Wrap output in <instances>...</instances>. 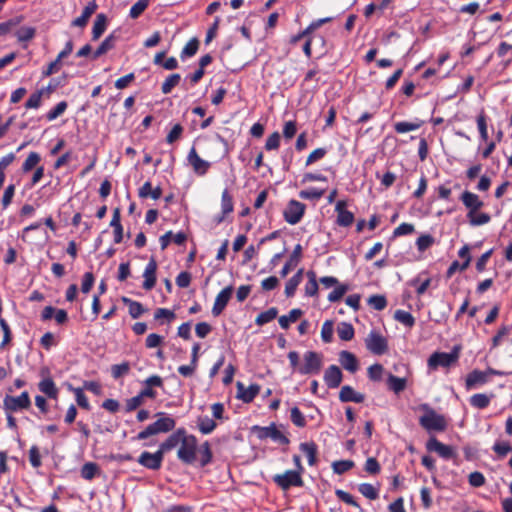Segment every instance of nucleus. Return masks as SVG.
<instances>
[{"instance_id":"obj_44","label":"nucleus","mask_w":512,"mask_h":512,"mask_svg":"<svg viewBox=\"0 0 512 512\" xmlns=\"http://www.w3.org/2000/svg\"><path fill=\"white\" fill-rule=\"evenodd\" d=\"M308 282L305 285V295L306 296H315L318 292V283L316 280V275L313 271L307 272Z\"/></svg>"},{"instance_id":"obj_61","label":"nucleus","mask_w":512,"mask_h":512,"mask_svg":"<svg viewBox=\"0 0 512 512\" xmlns=\"http://www.w3.org/2000/svg\"><path fill=\"white\" fill-rule=\"evenodd\" d=\"M493 451L500 457H505L509 452L512 451V446L507 441H497L493 445Z\"/></svg>"},{"instance_id":"obj_43","label":"nucleus","mask_w":512,"mask_h":512,"mask_svg":"<svg viewBox=\"0 0 512 512\" xmlns=\"http://www.w3.org/2000/svg\"><path fill=\"white\" fill-rule=\"evenodd\" d=\"M36 30L31 26H23L16 30L15 36L19 42H26L35 36Z\"/></svg>"},{"instance_id":"obj_55","label":"nucleus","mask_w":512,"mask_h":512,"mask_svg":"<svg viewBox=\"0 0 512 512\" xmlns=\"http://www.w3.org/2000/svg\"><path fill=\"white\" fill-rule=\"evenodd\" d=\"M130 371V364L128 362H123L121 364H115L111 367V374L114 379H119L120 377L128 374Z\"/></svg>"},{"instance_id":"obj_21","label":"nucleus","mask_w":512,"mask_h":512,"mask_svg":"<svg viewBox=\"0 0 512 512\" xmlns=\"http://www.w3.org/2000/svg\"><path fill=\"white\" fill-rule=\"evenodd\" d=\"M156 271H157V262L152 257L149 260L148 264L146 265L144 273H143V277H144L143 288L145 290H151L152 288H154V286L156 284Z\"/></svg>"},{"instance_id":"obj_11","label":"nucleus","mask_w":512,"mask_h":512,"mask_svg":"<svg viewBox=\"0 0 512 512\" xmlns=\"http://www.w3.org/2000/svg\"><path fill=\"white\" fill-rule=\"evenodd\" d=\"M367 349L375 355H382L388 349L387 340L375 331H371L365 340Z\"/></svg>"},{"instance_id":"obj_39","label":"nucleus","mask_w":512,"mask_h":512,"mask_svg":"<svg viewBox=\"0 0 512 512\" xmlns=\"http://www.w3.org/2000/svg\"><path fill=\"white\" fill-rule=\"evenodd\" d=\"M490 401L491 397L483 393L474 394L470 398L471 406L477 409L486 408L490 404Z\"/></svg>"},{"instance_id":"obj_58","label":"nucleus","mask_w":512,"mask_h":512,"mask_svg":"<svg viewBox=\"0 0 512 512\" xmlns=\"http://www.w3.org/2000/svg\"><path fill=\"white\" fill-rule=\"evenodd\" d=\"M333 332H334L333 322L330 320H326L323 323L322 329H321V338H322L323 342L330 343L333 339Z\"/></svg>"},{"instance_id":"obj_26","label":"nucleus","mask_w":512,"mask_h":512,"mask_svg":"<svg viewBox=\"0 0 512 512\" xmlns=\"http://www.w3.org/2000/svg\"><path fill=\"white\" fill-rule=\"evenodd\" d=\"M173 241L178 245H182L186 241V235L183 232L173 234L171 231L165 233L160 237L161 249L164 250Z\"/></svg>"},{"instance_id":"obj_45","label":"nucleus","mask_w":512,"mask_h":512,"mask_svg":"<svg viewBox=\"0 0 512 512\" xmlns=\"http://www.w3.org/2000/svg\"><path fill=\"white\" fill-rule=\"evenodd\" d=\"M198 452L200 455V465L202 467L208 465L212 460V451H211L209 442L208 441L204 442L200 446Z\"/></svg>"},{"instance_id":"obj_31","label":"nucleus","mask_w":512,"mask_h":512,"mask_svg":"<svg viewBox=\"0 0 512 512\" xmlns=\"http://www.w3.org/2000/svg\"><path fill=\"white\" fill-rule=\"evenodd\" d=\"M107 27V17L105 14L100 13L96 16L93 29H92V39L97 40L106 30Z\"/></svg>"},{"instance_id":"obj_30","label":"nucleus","mask_w":512,"mask_h":512,"mask_svg":"<svg viewBox=\"0 0 512 512\" xmlns=\"http://www.w3.org/2000/svg\"><path fill=\"white\" fill-rule=\"evenodd\" d=\"M117 37L114 35V33L107 36L104 41L99 45V47L95 50L93 54V58L97 59L103 54L107 53L111 49L115 47Z\"/></svg>"},{"instance_id":"obj_59","label":"nucleus","mask_w":512,"mask_h":512,"mask_svg":"<svg viewBox=\"0 0 512 512\" xmlns=\"http://www.w3.org/2000/svg\"><path fill=\"white\" fill-rule=\"evenodd\" d=\"M70 390H72L74 392L77 404L81 408L89 410L90 404H89L87 397L85 396V394L83 392V389L82 388H73L70 386Z\"/></svg>"},{"instance_id":"obj_35","label":"nucleus","mask_w":512,"mask_h":512,"mask_svg":"<svg viewBox=\"0 0 512 512\" xmlns=\"http://www.w3.org/2000/svg\"><path fill=\"white\" fill-rule=\"evenodd\" d=\"M233 198L232 196L230 195V193L228 192L227 189H225L223 192H222V196H221V209H222V214L223 215H226V214H229L233 211ZM224 216L220 217L218 219V223H220L222 220H223Z\"/></svg>"},{"instance_id":"obj_12","label":"nucleus","mask_w":512,"mask_h":512,"mask_svg":"<svg viewBox=\"0 0 512 512\" xmlns=\"http://www.w3.org/2000/svg\"><path fill=\"white\" fill-rule=\"evenodd\" d=\"M164 455L158 449L155 453L144 451L138 457L137 462L150 470H158L162 466Z\"/></svg>"},{"instance_id":"obj_16","label":"nucleus","mask_w":512,"mask_h":512,"mask_svg":"<svg viewBox=\"0 0 512 512\" xmlns=\"http://www.w3.org/2000/svg\"><path fill=\"white\" fill-rule=\"evenodd\" d=\"M232 292L233 287L228 286L218 293L212 308V314L214 316H219L223 312L232 296Z\"/></svg>"},{"instance_id":"obj_24","label":"nucleus","mask_w":512,"mask_h":512,"mask_svg":"<svg viewBox=\"0 0 512 512\" xmlns=\"http://www.w3.org/2000/svg\"><path fill=\"white\" fill-rule=\"evenodd\" d=\"M339 361L342 367L351 373L356 372L358 369L357 358L353 353L349 351H341L339 354Z\"/></svg>"},{"instance_id":"obj_53","label":"nucleus","mask_w":512,"mask_h":512,"mask_svg":"<svg viewBox=\"0 0 512 512\" xmlns=\"http://www.w3.org/2000/svg\"><path fill=\"white\" fill-rule=\"evenodd\" d=\"M359 492L370 500H375L378 497L377 489L369 483H362L358 487Z\"/></svg>"},{"instance_id":"obj_60","label":"nucleus","mask_w":512,"mask_h":512,"mask_svg":"<svg viewBox=\"0 0 512 512\" xmlns=\"http://www.w3.org/2000/svg\"><path fill=\"white\" fill-rule=\"evenodd\" d=\"M434 243V238L429 234H423L420 237H418L416 241V246L418 251L424 252L426 249H428L431 245Z\"/></svg>"},{"instance_id":"obj_4","label":"nucleus","mask_w":512,"mask_h":512,"mask_svg":"<svg viewBox=\"0 0 512 512\" xmlns=\"http://www.w3.org/2000/svg\"><path fill=\"white\" fill-rule=\"evenodd\" d=\"M459 358V348L454 347L449 353L435 352L428 359V367L437 369L438 367H450L457 362Z\"/></svg>"},{"instance_id":"obj_13","label":"nucleus","mask_w":512,"mask_h":512,"mask_svg":"<svg viewBox=\"0 0 512 512\" xmlns=\"http://www.w3.org/2000/svg\"><path fill=\"white\" fill-rule=\"evenodd\" d=\"M4 406L7 410L18 411L28 409L31 406L30 397L27 391L22 392L19 396H9L4 398Z\"/></svg>"},{"instance_id":"obj_23","label":"nucleus","mask_w":512,"mask_h":512,"mask_svg":"<svg viewBox=\"0 0 512 512\" xmlns=\"http://www.w3.org/2000/svg\"><path fill=\"white\" fill-rule=\"evenodd\" d=\"M339 399L341 402L362 403L365 400V396L362 393L356 392L351 386L345 385L340 390Z\"/></svg>"},{"instance_id":"obj_27","label":"nucleus","mask_w":512,"mask_h":512,"mask_svg":"<svg viewBox=\"0 0 512 512\" xmlns=\"http://www.w3.org/2000/svg\"><path fill=\"white\" fill-rule=\"evenodd\" d=\"M299 448L306 455L308 464L314 466L317 463V445L313 441L303 442Z\"/></svg>"},{"instance_id":"obj_51","label":"nucleus","mask_w":512,"mask_h":512,"mask_svg":"<svg viewBox=\"0 0 512 512\" xmlns=\"http://www.w3.org/2000/svg\"><path fill=\"white\" fill-rule=\"evenodd\" d=\"M367 303L377 311H382L387 306V300L383 295H372L368 298Z\"/></svg>"},{"instance_id":"obj_17","label":"nucleus","mask_w":512,"mask_h":512,"mask_svg":"<svg viewBox=\"0 0 512 512\" xmlns=\"http://www.w3.org/2000/svg\"><path fill=\"white\" fill-rule=\"evenodd\" d=\"M187 160L189 164L193 167L194 172L198 175L206 174L208 169L210 168V163L200 158L194 147L191 148Z\"/></svg>"},{"instance_id":"obj_10","label":"nucleus","mask_w":512,"mask_h":512,"mask_svg":"<svg viewBox=\"0 0 512 512\" xmlns=\"http://www.w3.org/2000/svg\"><path fill=\"white\" fill-rule=\"evenodd\" d=\"M40 376L42 377L41 381L38 383V389L44 395H46L50 399H57L59 394V389L57 388L55 382L50 376V371L48 368H42L40 370Z\"/></svg>"},{"instance_id":"obj_28","label":"nucleus","mask_w":512,"mask_h":512,"mask_svg":"<svg viewBox=\"0 0 512 512\" xmlns=\"http://www.w3.org/2000/svg\"><path fill=\"white\" fill-rule=\"evenodd\" d=\"M97 5L94 2L89 3L82 11V14L73 20L72 25L77 27H84L91 15L95 12Z\"/></svg>"},{"instance_id":"obj_19","label":"nucleus","mask_w":512,"mask_h":512,"mask_svg":"<svg viewBox=\"0 0 512 512\" xmlns=\"http://www.w3.org/2000/svg\"><path fill=\"white\" fill-rule=\"evenodd\" d=\"M323 378L328 388L335 389L341 384L343 374L338 366L331 365L325 370Z\"/></svg>"},{"instance_id":"obj_29","label":"nucleus","mask_w":512,"mask_h":512,"mask_svg":"<svg viewBox=\"0 0 512 512\" xmlns=\"http://www.w3.org/2000/svg\"><path fill=\"white\" fill-rule=\"evenodd\" d=\"M303 314V311L299 308L292 309L288 315H282L279 317L278 322L282 329H288L291 323L296 322Z\"/></svg>"},{"instance_id":"obj_40","label":"nucleus","mask_w":512,"mask_h":512,"mask_svg":"<svg viewBox=\"0 0 512 512\" xmlns=\"http://www.w3.org/2000/svg\"><path fill=\"white\" fill-rule=\"evenodd\" d=\"M387 383H388L389 388L392 391H394L396 394L403 391L406 387V379L405 378H400V377L394 376L392 374H390L388 376Z\"/></svg>"},{"instance_id":"obj_9","label":"nucleus","mask_w":512,"mask_h":512,"mask_svg":"<svg viewBox=\"0 0 512 512\" xmlns=\"http://www.w3.org/2000/svg\"><path fill=\"white\" fill-rule=\"evenodd\" d=\"M306 205L297 200H290L283 211V217L290 225L298 224L304 216Z\"/></svg>"},{"instance_id":"obj_62","label":"nucleus","mask_w":512,"mask_h":512,"mask_svg":"<svg viewBox=\"0 0 512 512\" xmlns=\"http://www.w3.org/2000/svg\"><path fill=\"white\" fill-rule=\"evenodd\" d=\"M290 418L292 423L297 427H304L306 425L305 417L298 407L291 409Z\"/></svg>"},{"instance_id":"obj_1","label":"nucleus","mask_w":512,"mask_h":512,"mask_svg":"<svg viewBox=\"0 0 512 512\" xmlns=\"http://www.w3.org/2000/svg\"><path fill=\"white\" fill-rule=\"evenodd\" d=\"M156 416L159 417L158 420L149 424L143 431L139 432L136 436L137 440H145L150 436L167 433L175 428L176 421L171 416L163 412L157 413Z\"/></svg>"},{"instance_id":"obj_5","label":"nucleus","mask_w":512,"mask_h":512,"mask_svg":"<svg viewBox=\"0 0 512 512\" xmlns=\"http://www.w3.org/2000/svg\"><path fill=\"white\" fill-rule=\"evenodd\" d=\"M272 480L283 491H287L291 487H302L304 484L302 475L292 470H287L282 474H276L273 476Z\"/></svg>"},{"instance_id":"obj_37","label":"nucleus","mask_w":512,"mask_h":512,"mask_svg":"<svg viewBox=\"0 0 512 512\" xmlns=\"http://www.w3.org/2000/svg\"><path fill=\"white\" fill-rule=\"evenodd\" d=\"M122 300L128 306L129 314L134 319L139 318L145 311L143 305L140 302L131 300L126 297H124Z\"/></svg>"},{"instance_id":"obj_49","label":"nucleus","mask_w":512,"mask_h":512,"mask_svg":"<svg viewBox=\"0 0 512 512\" xmlns=\"http://www.w3.org/2000/svg\"><path fill=\"white\" fill-rule=\"evenodd\" d=\"M467 217L469 219V223L472 225V226H480V225H484V224H487L491 217L489 214L487 213H477V212H474L473 214H467Z\"/></svg>"},{"instance_id":"obj_47","label":"nucleus","mask_w":512,"mask_h":512,"mask_svg":"<svg viewBox=\"0 0 512 512\" xmlns=\"http://www.w3.org/2000/svg\"><path fill=\"white\" fill-rule=\"evenodd\" d=\"M149 4V0H138L129 11L130 18L137 19L148 8Z\"/></svg>"},{"instance_id":"obj_48","label":"nucleus","mask_w":512,"mask_h":512,"mask_svg":"<svg viewBox=\"0 0 512 512\" xmlns=\"http://www.w3.org/2000/svg\"><path fill=\"white\" fill-rule=\"evenodd\" d=\"M352 460H339L332 463V469L335 474L341 475L354 467Z\"/></svg>"},{"instance_id":"obj_32","label":"nucleus","mask_w":512,"mask_h":512,"mask_svg":"<svg viewBox=\"0 0 512 512\" xmlns=\"http://www.w3.org/2000/svg\"><path fill=\"white\" fill-rule=\"evenodd\" d=\"M197 427L202 434L208 435L216 429L217 423L208 416H200L197 419Z\"/></svg>"},{"instance_id":"obj_7","label":"nucleus","mask_w":512,"mask_h":512,"mask_svg":"<svg viewBox=\"0 0 512 512\" xmlns=\"http://www.w3.org/2000/svg\"><path fill=\"white\" fill-rule=\"evenodd\" d=\"M253 431L256 433L257 437L260 440H264L267 438L272 439L274 442L279 444L287 445L289 444V439L284 433L277 428V426L272 423L269 426L261 427L254 426Z\"/></svg>"},{"instance_id":"obj_56","label":"nucleus","mask_w":512,"mask_h":512,"mask_svg":"<svg viewBox=\"0 0 512 512\" xmlns=\"http://www.w3.org/2000/svg\"><path fill=\"white\" fill-rule=\"evenodd\" d=\"M67 102L61 101L59 102L53 109H51L47 114L46 118L48 121H53L61 116L65 110L67 109Z\"/></svg>"},{"instance_id":"obj_54","label":"nucleus","mask_w":512,"mask_h":512,"mask_svg":"<svg viewBox=\"0 0 512 512\" xmlns=\"http://www.w3.org/2000/svg\"><path fill=\"white\" fill-rule=\"evenodd\" d=\"M43 92H44V90L41 89V90H38V91L32 93L30 95V97L28 98V100L26 101L25 107L27 109H37V108H39L40 105H41Z\"/></svg>"},{"instance_id":"obj_42","label":"nucleus","mask_w":512,"mask_h":512,"mask_svg":"<svg viewBox=\"0 0 512 512\" xmlns=\"http://www.w3.org/2000/svg\"><path fill=\"white\" fill-rule=\"evenodd\" d=\"M338 336L343 341H349L354 337V328L350 323L342 322L337 328Z\"/></svg>"},{"instance_id":"obj_57","label":"nucleus","mask_w":512,"mask_h":512,"mask_svg":"<svg viewBox=\"0 0 512 512\" xmlns=\"http://www.w3.org/2000/svg\"><path fill=\"white\" fill-rule=\"evenodd\" d=\"M348 291V286L345 284H337L335 289L328 295V300L332 303L339 301Z\"/></svg>"},{"instance_id":"obj_36","label":"nucleus","mask_w":512,"mask_h":512,"mask_svg":"<svg viewBox=\"0 0 512 512\" xmlns=\"http://www.w3.org/2000/svg\"><path fill=\"white\" fill-rule=\"evenodd\" d=\"M278 315V309L275 307H271L268 310L261 312L255 319V323L258 326H263L272 320H274Z\"/></svg>"},{"instance_id":"obj_52","label":"nucleus","mask_w":512,"mask_h":512,"mask_svg":"<svg viewBox=\"0 0 512 512\" xmlns=\"http://www.w3.org/2000/svg\"><path fill=\"white\" fill-rule=\"evenodd\" d=\"M40 160H41V157L37 152H30L28 157L26 158V160L24 161V163L22 165V170L24 172H29L30 170H32L34 167H36L38 165Z\"/></svg>"},{"instance_id":"obj_63","label":"nucleus","mask_w":512,"mask_h":512,"mask_svg":"<svg viewBox=\"0 0 512 512\" xmlns=\"http://www.w3.org/2000/svg\"><path fill=\"white\" fill-rule=\"evenodd\" d=\"M324 194V190H318L316 188H311L307 190H302L299 192V197L302 199L308 200H317L320 199Z\"/></svg>"},{"instance_id":"obj_8","label":"nucleus","mask_w":512,"mask_h":512,"mask_svg":"<svg viewBox=\"0 0 512 512\" xmlns=\"http://www.w3.org/2000/svg\"><path fill=\"white\" fill-rule=\"evenodd\" d=\"M497 374H499V372L492 368H489L486 371H481V370L475 369V370L471 371L466 377V381H465L466 389L467 390L476 389V388L486 384L489 381V377L491 375H497Z\"/></svg>"},{"instance_id":"obj_64","label":"nucleus","mask_w":512,"mask_h":512,"mask_svg":"<svg viewBox=\"0 0 512 512\" xmlns=\"http://www.w3.org/2000/svg\"><path fill=\"white\" fill-rule=\"evenodd\" d=\"M420 127V124L418 123H411V122H397L394 125V129L397 133L403 134L406 132L417 130Z\"/></svg>"},{"instance_id":"obj_41","label":"nucleus","mask_w":512,"mask_h":512,"mask_svg":"<svg viewBox=\"0 0 512 512\" xmlns=\"http://www.w3.org/2000/svg\"><path fill=\"white\" fill-rule=\"evenodd\" d=\"M199 48V40L197 38H192L182 49L180 58L182 60L194 56Z\"/></svg>"},{"instance_id":"obj_18","label":"nucleus","mask_w":512,"mask_h":512,"mask_svg":"<svg viewBox=\"0 0 512 512\" xmlns=\"http://www.w3.org/2000/svg\"><path fill=\"white\" fill-rule=\"evenodd\" d=\"M237 398L241 399L244 403H250L258 395L260 386L257 384H251L246 387L242 382H237Z\"/></svg>"},{"instance_id":"obj_46","label":"nucleus","mask_w":512,"mask_h":512,"mask_svg":"<svg viewBox=\"0 0 512 512\" xmlns=\"http://www.w3.org/2000/svg\"><path fill=\"white\" fill-rule=\"evenodd\" d=\"M181 80L180 74H171L163 82L161 90L164 94H169L174 87H176Z\"/></svg>"},{"instance_id":"obj_3","label":"nucleus","mask_w":512,"mask_h":512,"mask_svg":"<svg viewBox=\"0 0 512 512\" xmlns=\"http://www.w3.org/2000/svg\"><path fill=\"white\" fill-rule=\"evenodd\" d=\"M198 440L194 435L185 433L177 451L178 459L185 464H192L196 460Z\"/></svg>"},{"instance_id":"obj_15","label":"nucleus","mask_w":512,"mask_h":512,"mask_svg":"<svg viewBox=\"0 0 512 512\" xmlns=\"http://www.w3.org/2000/svg\"><path fill=\"white\" fill-rule=\"evenodd\" d=\"M336 223L341 227H349L354 222V214L346 210V202L340 200L335 205Z\"/></svg>"},{"instance_id":"obj_6","label":"nucleus","mask_w":512,"mask_h":512,"mask_svg":"<svg viewBox=\"0 0 512 512\" xmlns=\"http://www.w3.org/2000/svg\"><path fill=\"white\" fill-rule=\"evenodd\" d=\"M322 364L323 361L321 354L314 351H307L304 354V364L298 367V373L301 375L318 374L321 370Z\"/></svg>"},{"instance_id":"obj_38","label":"nucleus","mask_w":512,"mask_h":512,"mask_svg":"<svg viewBox=\"0 0 512 512\" xmlns=\"http://www.w3.org/2000/svg\"><path fill=\"white\" fill-rule=\"evenodd\" d=\"M394 319L408 328H411L415 324V319L410 312L405 310H396L394 313Z\"/></svg>"},{"instance_id":"obj_22","label":"nucleus","mask_w":512,"mask_h":512,"mask_svg":"<svg viewBox=\"0 0 512 512\" xmlns=\"http://www.w3.org/2000/svg\"><path fill=\"white\" fill-rule=\"evenodd\" d=\"M185 433L186 430L184 428H179L174 433H172L164 442L160 444L159 450L161 453L164 455L166 452L174 449L177 445H179Z\"/></svg>"},{"instance_id":"obj_50","label":"nucleus","mask_w":512,"mask_h":512,"mask_svg":"<svg viewBox=\"0 0 512 512\" xmlns=\"http://www.w3.org/2000/svg\"><path fill=\"white\" fill-rule=\"evenodd\" d=\"M22 21V17H14L6 22L0 23V36H4L13 31Z\"/></svg>"},{"instance_id":"obj_14","label":"nucleus","mask_w":512,"mask_h":512,"mask_svg":"<svg viewBox=\"0 0 512 512\" xmlns=\"http://www.w3.org/2000/svg\"><path fill=\"white\" fill-rule=\"evenodd\" d=\"M426 448L430 452H436L440 457L446 460L451 459L456 455L451 446L441 443L435 437H431L427 441Z\"/></svg>"},{"instance_id":"obj_34","label":"nucleus","mask_w":512,"mask_h":512,"mask_svg":"<svg viewBox=\"0 0 512 512\" xmlns=\"http://www.w3.org/2000/svg\"><path fill=\"white\" fill-rule=\"evenodd\" d=\"M80 474L83 479L90 481L100 474V468L94 462H86L82 466Z\"/></svg>"},{"instance_id":"obj_25","label":"nucleus","mask_w":512,"mask_h":512,"mask_svg":"<svg viewBox=\"0 0 512 512\" xmlns=\"http://www.w3.org/2000/svg\"><path fill=\"white\" fill-rule=\"evenodd\" d=\"M302 253V247L300 244H297L289 258V260L284 264L280 271V275L282 277H285L288 275V273L297 266L299 263L300 257Z\"/></svg>"},{"instance_id":"obj_20","label":"nucleus","mask_w":512,"mask_h":512,"mask_svg":"<svg viewBox=\"0 0 512 512\" xmlns=\"http://www.w3.org/2000/svg\"><path fill=\"white\" fill-rule=\"evenodd\" d=\"M460 200L469 210L467 214H473L474 212H477L484 205L479 196L470 191H464L460 197Z\"/></svg>"},{"instance_id":"obj_2","label":"nucleus","mask_w":512,"mask_h":512,"mask_svg":"<svg viewBox=\"0 0 512 512\" xmlns=\"http://www.w3.org/2000/svg\"><path fill=\"white\" fill-rule=\"evenodd\" d=\"M425 414L419 418L420 425L427 431H444L447 427L444 416L438 414L429 405L423 404Z\"/></svg>"},{"instance_id":"obj_33","label":"nucleus","mask_w":512,"mask_h":512,"mask_svg":"<svg viewBox=\"0 0 512 512\" xmlns=\"http://www.w3.org/2000/svg\"><path fill=\"white\" fill-rule=\"evenodd\" d=\"M302 275H303V269H300V270H298V272L295 275H293L287 281V283L285 285V295L287 297H292L295 294L297 287L299 286V284L302 281Z\"/></svg>"}]
</instances>
